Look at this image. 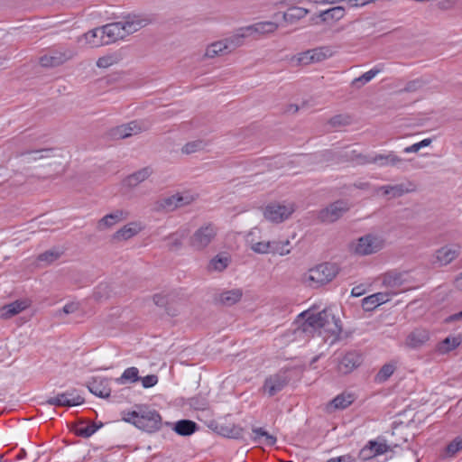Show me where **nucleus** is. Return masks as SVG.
Returning <instances> with one entry per match:
<instances>
[{
	"mask_svg": "<svg viewBox=\"0 0 462 462\" xmlns=\"http://www.w3.org/2000/svg\"><path fill=\"white\" fill-rule=\"evenodd\" d=\"M151 23L147 17L129 15L125 21L106 24L101 29L105 45L123 40L126 36L139 31Z\"/></svg>",
	"mask_w": 462,
	"mask_h": 462,
	"instance_id": "f257e3e1",
	"label": "nucleus"
},
{
	"mask_svg": "<svg viewBox=\"0 0 462 462\" xmlns=\"http://www.w3.org/2000/svg\"><path fill=\"white\" fill-rule=\"evenodd\" d=\"M310 328L314 330L319 329V333L323 330L326 333L335 336L337 338L342 330L340 320L328 310L308 316L302 324V330L307 332L310 331Z\"/></svg>",
	"mask_w": 462,
	"mask_h": 462,
	"instance_id": "f03ea898",
	"label": "nucleus"
},
{
	"mask_svg": "<svg viewBox=\"0 0 462 462\" xmlns=\"http://www.w3.org/2000/svg\"><path fill=\"white\" fill-rule=\"evenodd\" d=\"M123 420L150 433L159 430L162 426L160 414L155 410L147 408H140L138 411H129L124 415Z\"/></svg>",
	"mask_w": 462,
	"mask_h": 462,
	"instance_id": "7ed1b4c3",
	"label": "nucleus"
},
{
	"mask_svg": "<svg viewBox=\"0 0 462 462\" xmlns=\"http://www.w3.org/2000/svg\"><path fill=\"white\" fill-rule=\"evenodd\" d=\"M336 263H324L310 268L302 275V282L311 288H319L330 282L338 273Z\"/></svg>",
	"mask_w": 462,
	"mask_h": 462,
	"instance_id": "20e7f679",
	"label": "nucleus"
},
{
	"mask_svg": "<svg viewBox=\"0 0 462 462\" xmlns=\"http://www.w3.org/2000/svg\"><path fill=\"white\" fill-rule=\"evenodd\" d=\"M217 234L216 224L205 223L190 236L189 245L195 251H203L216 240Z\"/></svg>",
	"mask_w": 462,
	"mask_h": 462,
	"instance_id": "39448f33",
	"label": "nucleus"
},
{
	"mask_svg": "<svg viewBox=\"0 0 462 462\" xmlns=\"http://www.w3.org/2000/svg\"><path fill=\"white\" fill-rule=\"evenodd\" d=\"M385 246V239L379 234H366L357 239L354 251L359 255H369L381 251Z\"/></svg>",
	"mask_w": 462,
	"mask_h": 462,
	"instance_id": "423d86ee",
	"label": "nucleus"
},
{
	"mask_svg": "<svg viewBox=\"0 0 462 462\" xmlns=\"http://www.w3.org/2000/svg\"><path fill=\"white\" fill-rule=\"evenodd\" d=\"M334 51L331 47L321 46L300 52L292 57L291 60L294 61L296 65H310L311 63L321 62L332 57Z\"/></svg>",
	"mask_w": 462,
	"mask_h": 462,
	"instance_id": "0eeeda50",
	"label": "nucleus"
},
{
	"mask_svg": "<svg viewBox=\"0 0 462 462\" xmlns=\"http://www.w3.org/2000/svg\"><path fill=\"white\" fill-rule=\"evenodd\" d=\"M383 284L391 289L390 294L395 295L397 290H407L411 287V277L407 272L391 271L383 274Z\"/></svg>",
	"mask_w": 462,
	"mask_h": 462,
	"instance_id": "6e6552de",
	"label": "nucleus"
},
{
	"mask_svg": "<svg viewBox=\"0 0 462 462\" xmlns=\"http://www.w3.org/2000/svg\"><path fill=\"white\" fill-rule=\"evenodd\" d=\"M73 50L60 47L59 49L51 50L48 53L40 58V63L42 67L53 68L58 67L71 60L75 56Z\"/></svg>",
	"mask_w": 462,
	"mask_h": 462,
	"instance_id": "1a4fd4ad",
	"label": "nucleus"
},
{
	"mask_svg": "<svg viewBox=\"0 0 462 462\" xmlns=\"http://www.w3.org/2000/svg\"><path fill=\"white\" fill-rule=\"evenodd\" d=\"M295 208L291 203L280 204V203H270L264 210V217L273 223H281L291 217L294 212Z\"/></svg>",
	"mask_w": 462,
	"mask_h": 462,
	"instance_id": "9d476101",
	"label": "nucleus"
},
{
	"mask_svg": "<svg viewBox=\"0 0 462 462\" xmlns=\"http://www.w3.org/2000/svg\"><path fill=\"white\" fill-rule=\"evenodd\" d=\"M148 129L149 125L147 123L134 120L115 127L111 131V135L116 139H125Z\"/></svg>",
	"mask_w": 462,
	"mask_h": 462,
	"instance_id": "9b49d317",
	"label": "nucleus"
},
{
	"mask_svg": "<svg viewBox=\"0 0 462 462\" xmlns=\"http://www.w3.org/2000/svg\"><path fill=\"white\" fill-rule=\"evenodd\" d=\"M417 185L411 180H406L394 185L380 186L376 189V192L387 197L389 199L400 198L405 194L415 192Z\"/></svg>",
	"mask_w": 462,
	"mask_h": 462,
	"instance_id": "f8f14e48",
	"label": "nucleus"
},
{
	"mask_svg": "<svg viewBox=\"0 0 462 462\" xmlns=\"http://www.w3.org/2000/svg\"><path fill=\"white\" fill-rule=\"evenodd\" d=\"M349 210V205L346 201L337 200L331 203L326 208L319 213V219L325 223H333L338 220L346 212Z\"/></svg>",
	"mask_w": 462,
	"mask_h": 462,
	"instance_id": "ddd939ff",
	"label": "nucleus"
},
{
	"mask_svg": "<svg viewBox=\"0 0 462 462\" xmlns=\"http://www.w3.org/2000/svg\"><path fill=\"white\" fill-rule=\"evenodd\" d=\"M458 255L459 247L457 245H444L434 253L432 263L438 267H443L457 259Z\"/></svg>",
	"mask_w": 462,
	"mask_h": 462,
	"instance_id": "4468645a",
	"label": "nucleus"
},
{
	"mask_svg": "<svg viewBox=\"0 0 462 462\" xmlns=\"http://www.w3.org/2000/svg\"><path fill=\"white\" fill-rule=\"evenodd\" d=\"M37 150H28L18 152L11 162V166L16 171H25L32 168V164H38Z\"/></svg>",
	"mask_w": 462,
	"mask_h": 462,
	"instance_id": "2eb2a0df",
	"label": "nucleus"
},
{
	"mask_svg": "<svg viewBox=\"0 0 462 462\" xmlns=\"http://www.w3.org/2000/svg\"><path fill=\"white\" fill-rule=\"evenodd\" d=\"M289 381L286 373H278L265 379L263 389L269 396H273L281 392L289 383Z\"/></svg>",
	"mask_w": 462,
	"mask_h": 462,
	"instance_id": "dca6fc26",
	"label": "nucleus"
},
{
	"mask_svg": "<svg viewBox=\"0 0 462 462\" xmlns=\"http://www.w3.org/2000/svg\"><path fill=\"white\" fill-rule=\"evenodd\" d=\"M84 398L76 394V390L59 393L56 397L49 398L46 403L54 406H77L84 402Z\"/></svg>",
	"mask_w": 462,
	"mask_h": 462,
	"instance_id": "f3484780",
	"label": "nucleus"
},
{
	"mask_svg": "<svg viewBox=\"0 0 462 462\" xmlns=\"http://www.w3.org/2000/svg\"><path fill=\"white\" fill-rule=\"evenodd\" d=\"M129 213L127 211L116 209L114 212L107 214L100 218L97 224V229L99 231H104L106 229L111 228L116 223L127 219Z\"/></svg>",
	"mask_w": 462,
	"mask_h": 462,
	"instance_id": "a211bd4d",
	"label": "nucleus"
},
{
	"mask_svg": "<svg viewBox=\"0 0 462 462\" xmlns=\"http://www.w3.org/2000/svg\"><path fill=\"white\" fill-rule=\"evenodd\" d=\"M373 164H376L379 167H394L401 168L405 162V160L398 156L394 152H389L388 153L383 154L378 153L373 156Z\"/></svg>",
	"mask_w": 462,
	"mask_h": 462,
	"instance_id": "6ab92c4d",
	"label": "nucleus"
},
{
	"mask_svg": "<svg viewBox=\"0 0 462 462\" xmlns=\"http://www.w3.org/2000/svg\"><path fill=\"white\" fill-rule=\"evenodd\" d=\"M152 173L153 170L152 167H143L125 177L123 180V184L128 189H133L136 188L139 184L146 180L150 176L152 175Z\"/></svg>",
	"mask_w": 462,
	"mask_h": 462,
	"instance_id": "aec40b11",
	"label": "nucleus"
},
{
	"mask_svg": "<svg viewBox=\"0 0 462 462\" xmlns=\"http://www.w3.org/2000/svg\"><path fill=\"white\" fill-rule=\"evenodd\" d=\"M362 363L361 356L356 352L346 353L338 364V372L343 374L351 373Z\"/></svg>",
	"mask_w": 462,
	"mask_h": 462,
	"instance_id": "412c9836",
	"label": "nucleus"
},
{
	"mask_svg": "<svg viewBox=\"0 0 462 462\" xmlns=\"http://www.w3.org/2000/svg\"><path fill=\"white\" fill-rule=\"evenodd\" d=\"M59 149L55 148H46V149H39L37 150V159L39 166H46L52 165L55 163H60L59 160L61 157Z\"/></svg>",
	"mask_w": 462,
	"mask_h": 462,
	"instance_id": "4be33fe9",
	"label": "nucleus"
},
{
	"mask_svg": "<svg viewBox=\"0 0 462 462\" xmlns=\"http://www.w3.org/2000/svg\"><path fill=\"white\" fill-rule=\"evenodd\" d=\"M242 296V289H232L216 295L214 300L217 304L230 307L240 301Z\"/></svg>",
	"mask_w": 462,
	"mask_h": 462,
	"instance_id": "5701e85b",
	"label": "nucleus"
},
{
	"mask_svg": "<svg viewBox=\"0 0 462 462\" xmlns=\"http://www.w3.org/2000/svg\"><path fill=\"white\" fill-rule=\"evenodd\" d=\"M29 306L30 302L28 300H15L6 304L0 309V318L8 319L26 310Z\"/></svg>",
	"mask_w": 462,
	"mask_h": 462,
	"instance_id": "b1692460",
	"label": "nucleus"
},
{
	"mask_svg": "<svg viewBox=\"0 0 462 462\" xmlns=\"http://www.w3.org/2000/svg\"><path fill=\"white\" fill-rule=\"evenodd\" d=\"M88 388L90 393L100 398H107L111 393L109 381L106 378H94L88 385Z\"/></svg>",
	"mask_w": 462,
	"mask_h": 462,
	"instance_id": "393cba45",
	"label": "nucleus"
},
{
	"mask_svg": "<svg viewBox=\"0 0 462 462\" xmlns=\"http://www.w3.org/2000/svg\"><path fill=\"white\" fill-rule=\"evenodd\" d=\"M390 292H377L362 300V307L365 311L373 310L377 306L389 301Z\"/></svg>",
	"mask_w": 462,
	"mask_h": 462,
	"instance_id": "a878e982",
	"label": "nucleus"
},
{
	"mask_svg": "<svg viewBox=\"0 0 462 462\" xmlns=\"http://www.w3.org/2000/svg\"><path fill=\"white\" fill-rule=\"evenodd\" d=\"M142 226L137 222H132L125 225L122 228L117 230L113 235V239L116 241H125L133 236H136L139 232H141Z\"/></svg>",
	"mask_w": 462,
	"mask_h": 462,
	"instance_id": "bb28decb",
	"label": "nucleus"
},
{
	"mask_svg": "<svg viewBox=\"0 0 462 462\" xmlns=\"http://www.w3.org/2000/svg\"><path fill=\"white\" fill-rule=\"evenodd\" d=\"M429 338L430 335L427 330L415 329L408 335L405 345L410 348H419L423 346Z\"/></svg>",
	"mask_w": 462,
	"mask_h": 462,
	"instance_id": "cd10ccee",
	"label": "nucleus"
},
{
	"mask_svg": "<svg viewBox=\"0 0 462 462\" xmlns=\"http://www.w3.org/2000/svg\"><path fill=\"white\" fill-rule=\"evenodd\" d=\"M82 40H84L86 44L89 45L90 47H98L105 45L100 28H95L93 30L88 31V32L80 36L78 41L81 42Z\"/></svg>",
	"mask_w": 462,
	"mask_h": 462,
	"instance_id": "c85d7f7f",
	"label": "nucleus"
},
{
	"mask_svg": "<svg viewBox=\"0 0 462 462\" xmlns=\"http://www.w3.org/2000/svg\"><path fill=\"white\" fill-rule=\"evenodd\" d=\"M309 14V10L303 7L292 6L283 13L282 19L288 23H295Z\"/></svg>",
	"mask_w": 462,
	"mask_h": 462,
	"instance_id": "c756f323",
	"label": "nucleus"
},
{
	"mask_svg": "<svg viewBox=\"0 0 462 462\" xmlns=\"http://www.w3.org/2000/svg\"><path fill=\"white\" fill-rule=\"evenodd\" d=\"M354 402V397L351 394H339L335 397L328 405V411H333L338 409H346Z\"/></svg>",
	"mask_w": 462,
	"mask_h": 462,
	"instance_id": "7c9ffc66",
	"label": "nucleus"
},
{
	"mask_svg": "<svg viewBox=\"0 0 462 462\" xmlns=\"http://www.w3.org/2000/svg\"><path fill=\"white\" fill-rule=\"evenodd\" d=\"M381 72V69L374 68L358 78L354 79L350 86L355 89H360L365 84L369 83L374 78H375Z\"/></svg>",
	"mask_w": 462,
	"mask_h": 462,
	"instance_id": "2f4dec72",
	"label": "nucleus"
},
{
	"mask_svg": "<svg viewBox=\"0 0 462 462\" xmlns=\"http://www.w3.org/2000/svg\"><path fill=\"white\" fill-rule=\"evenodd\" d=\"M215 430L222 436L232 439H242L243 429L236 425H217Z\"/></svg>",
	"mask_w": 462,
	"mask_h": 462,
	"instance_id": "473e14b6",
	"label": "nucleus"
},
{
	"mask_svg": "<svg viewBox=\"0 0 462 462\" xmlns=\"http://www.w3.org/2000/svg\"><path fill=\"white\" fill-rule=\"evenodd\" d=\"M279 25L273 22H260L247 26L245 30L261 34L272 33L278 29Z\"/></svg>",
	"mask_w": 462,
	"mask_h": 462,
	"instance_id": "72a5a7b5",
	"label": "nucleus"
},
{
	"mask_svg": "<svg viewBox=\"0 0 462 462\" xmlns=\"http://www.w3.org/2000/svg\"><path fill=\"white\" fill-rule=\"evenodd\" d=\"M226 47V46H224L222 40L214 42L207 46L203 58L213 59L217 56L226 54L227 53Z\"/></svg>",
	"mask_w": 462,
	"mask_h": 462,
	"instance_id": "f704fd0d",
	"label": "nucleus"
},
{
	"mask_svg": "<svg viewBox=\"0 0 462 462\" xmlns=\"http://www.w3.org/2000/svg\"><path fill=\"white\" fill-rule=\"evenodd\" d=\"M174 430L181 436H189L197 430V424L189 420H181L175 423Z\"/></svg>",
	"mask_w": 462,
	"mask_h": 462,
	"instance_id": "c9c22d12",
	"label": "nucleus"
},
{
	"mask_svg": "<svg viewBox=\"0 0 462 462\" xmlns=\"http://www.w3.org/2000/svg\"><path fill=\"white\" fill-rule=\"evenodd\" d=\"M245 38V33H236L230 37L222 40L226 51L227 53L234 51L236 49L241 47L244 44V39Z\"/></svg>",
	"mask_w": 462,
	"mask_h": 462,
	"instance_id": "e433bc0d",
	"label": "nucleus"
},
{
	"mask_svg": "<svg viewBox=\"0 0 462 462\" xmlns=\"http://www.w3.org/2000/svg\"><path fill=\"white\" fill-rule=\"evenodd\" d=\"M177 209L176 201L174 195L158 199L154 203V210L155 211H166L171 212Z\"/></svg>",
	"mask_w": 462,
	"mask_h": 462,
	"instance_id": "4c0bfd02",
	"label": "nucleus"
},
{
	"mask_svg": "<svg viewBox=\"0 0 462 462\" xmlns=\"http://www.w3.org/2000/svg\"><path fill=\"white\" fill-rule=\"evenodd\" d=\"M253 232L248 235L247 241L250 243V248L257 254H268L272 253V241H262L254 242V239H250Z\"/></svg>",
	"mask_w": 462,
	"mask_h": 462,
	"instance_id": "58836bf2",
	"label": "nucleus"
},
{
	"mask_svg": "<svg viewBox=\"0 0 462 462\" xmlns=\"http://www.w3.org/2000/svg\"><path fill=\"white\" fill-rule=\"evenodd\" d=\"M111 294V287L107 282L99 283L94 290L92 297L97 301L101 302L107 300Z\"/></svg>",
	"mask_w": 462,
	"mask_h": 462,
	"instance_id": "ea45409f",
	"label": "nucleus"
},
{
	"mask_svg": "<svg viewBox=\"0 0 462 462\" xmlns=\"http://www.w3.org/2000/svg\"><path fill=\"white\" fill-rule=\"evenodd\" d=\"M345 14V10L341 6H336L330 9H328L326 11L320 12L319 17L324 22H329L333 20H339L341 19Z\"/></svg>",
	"mask_w": 462,
	"mask_h": 462,
	"instance_id": "a19ab883",
	"label": "nucleus"
},
{
	"mask_svg": "<svg viewBox=\"0 0 462 462\" xmlns=\"http://www.w3.org/2000/svg\"><path fill=\"white\" fill-rule=\"evenodd\" d=\"M139 371L136 367H129L124 371L122 375L116 379L118 383H136L140 381Z\"/></svg>",
	"mask_w": 462,
	"mask_h": 462,
	"instance_id": "79ce46f5",
	"label": "nucleus"
},
{
	"mask_svg": "<svg viewBox=\"0 0 462 462\" xmlns=\"http://www.w3.org/2000/svg\"><path fill=\"white\" fill-rule=\"evenodd\" d=\"M396 365L393 363L383 365L375 375V381L378 383L385 382L394 373Z\"/></svg>",
	"mask_w": 462,
	"mask_h": 462,
	"instance_id": "37998d69",
	"label": "nucleus"
},
{
	"mask_svg": "<svg viewBox=\"0 0 462 462\" xmlns=\"http://www.w3.org/2000/svg\"><path fill=\"white\" fill-rule=\"evenodd\" d=\"M101 426L102 424H100V427ZM98 429L99 426L96 425L95 423L85 424L81 422L76 427L75 432L79 436L88 438L93 435Z\"/></svg>",
	"mask_w": 462,
	"mask_h": 462,
	"instance_id": "c03bdc74",
	"label": "nucleus"
},
{
	"mask_svg": "<svg viewBox=\"0 0 462 462\" xmlns=\"http://www.w3.org/2000/svg\"><path fill=\"white\" fill-rule=\"evenodd\" d=\"M426 85V81L422 79H416L406 83L405 87L398 91V93H414L420 90Z\"/></svg>",
	"mask_w": 462,
	"mask_h": 462,
	"instance_id": "a18cd8bd",
	"label": "nucleus"
},
{
	"mask_svg": "<svg viewBox=\"0 0 462 462\" xmlns=\"http://www.w3.org/2000/svg\"><path fill=\"white\" fill-rule=\"evenodd\" d=\"M206 143L202 140H196L187 143L182 148L181 152L184 154H191L199 151L204 150Z\"/></svg>",
	"mask_w": 462,
	"mask_h": 462,
	"instance_id": "49530a36",
	"label": "nucleus"
},
{
	"mask_svg": "<svg viewBox=\"0 0 462 462\" xmlns=\"http://www.w3.org/2000/svg\"><path fill=\"white\" fill-rule=\"evenodd\" d=\"M461 343L460 337H447L445 338L439 346V351L442 353L448 352L457 346H458Z\"/></svg>",
	"mask_w": 462,
	"mask_h": 462,
	"instance_id": "de8ad7c7",
	"label": "nucleus"
},
{
	"mask_svg": "<svg viewBox=\"0 0 462 462\" xmlns=\"http://www.w3.org/2000/svg\"><path fill=\"white\" fill-rule=\"evenodd\" d=\"M290 245L289 240L286 241H272V253L278 254L280 255H285L290 253V249L287 248Z\"/></svg>",
	"mask_w": 462,
	"mask_h": 462,
	"instance_id": "09e8293b",
	"label": "nucleus"
},
{
	"mask_svg": "<svg viewBox=\"0 0 462 462\" xmlns=\"http://www.w3.org/2000/svg\"><path fill=\"white\" fill-rule=\"evenodd\" d=\"M118 60H119V59H118L117 55L109 54V55L103 56V57L99 58L97 61V66L98 68L106 69L114 64H116L118 62Z\"/></svg>",
	"mask_w": 462,
	"mask_h": 462,
	"instance_id": "8fccbe9b",
	"label": "nucleus"
},
{
	"mask_svg": "<svg viewBox=\"0 0 462 462\" xmlns=\"http://www.w3.org/2000/svg\"><path fill=\"white\" fill-rule=\"evenodd\" d=\"M376 446L375 440H370L359 452V458L362 460H369L376 457V453L372 452V447Z\"/></svg>",
	"mask_w": 462,
	"mask_h": 462,
	"instance_id": "3c124183",
	"label": "nucleus"
},
{
	"mask_svg": "<svg viewBox=\"0 0 462 462\" xmlns=\"http://www.w3.org/2000/svg\"><path fill=\"white\" fill-rule=\"evenodd\" d=\"M174 197H175L177 208L189 205L195 199L194 197L188 192L177 193V194H174Z\"/></svg>",
	"mask_w": 462,
	"mask_h": 462,
	"instance_id": "603ef678",
	"label": "nucleus"
},
{
	"mask_svg": "<svg viewBox=\"0 0 462 462\" xmlns=\"http://www.w3.org/2000/svg\"><path fill=\"white\" fill-rule=\"evenodd\" d=\"M328 123L333 127L345 126L351 123V117L348 115H337L331 117Z\"/></svg>",
	"mask_w": 462,
	"mask_h": 462,
	"instance_id": "864d4df0",
	"label": "nucleus"
},
{
	"mask_svg": "<svg viewBox=\"0 0 462 462\" xmlns=\"http://www.w3.org/2000/svg\"><path fill=\"white\" fill-rule=\"evenodd\" d=\"M228 260L226 257H215L210 261L209 268L215 271H223L226 268Z\"/></svg>",
	"mask_w": 462,
	"mask_h": 462,
	"instance_id": "5fc2aeb1",
	"label": "nucleus"
},
{
	"mask_svg": "<svg viewBox=\"0 0 462 462\" xmlns=\"http://www.w3.org/2000/svg\"><path fill=\"white\" fill-rule=\"evenodd\" d=\"M189 404L195 410L204 411L208 408V402L202 397H193L189 399Z\"/></svg>",
	"mask_w": 462,
	"mask_h": 462,
	"instance_id": "6e6d98bb",
	"label": "nucleus"
},
{
	"mask_svg": "<svg viewBox=\"0 0 462 462\" xmlns=\"http://www.w3.org/2000/svg\"><path fill=\"white\" fill-rule=\"evenodd\" d=\"M60 253L57 251L50 250L41 254L38 260L41 262L52 263L60 257Z\"/></svg>",
	"mask_w": 462,
	"mask_h": 462,
	"instance_id": "4d7b16f0",
	"label": "nucleus"
},
{
	"mask_svg": "<svg viewBox=\"0 0 462 462\" xmlns=\"http://www.w3.org/2000/svg\"><path fill=\"white\" fill-rule=\"evenodd\" d=\"M460 450H462V439L458 438L451 441L447 447V453L450 456H454Z\"/></svg>",
	"mask_w": 462,
	"mask_h": 462,
	"instance_id": "13d9d810",
	"label": "nucleus"
},
{
	"mask_svg": "<svg viewBox=\"0 0 462 462\" xmlns=\"http://www.w3.org/2000/svg\"><path fill=\"white\" fill-rule=\"evenodd\" d=\"M184 237V235L180 236V237L176 236L175 235H171L169 236V239L171 240L169 244V249L171 251L179 250L182 246V238Z\"/></svg>",
	"mask_w": 462,
	"mask_h": 462,
	"instance_id": "bf43d9fd",
	"label": "nucleus"
},
{
	"mask_svg": "<svg viewBox=\"0 0 462 462\" xmlns=\"http://www.w3.org/2000/svg\"><path fill=\"white\" fill-rule=\"evenodd\" d=\"M373 156L374 155H367L363 153L356 154V157H353V162H356L359 165H365V164H373Z\"/></svg>",
	"mask_w": 462,
	"mask_h": 462,
	"instance_id": "052dcab7",
	"label": "nucleus"
},
{
	"mask_svg": "<svg viewBox=\"0 0 462 462\" xmlns=\"http://www.w3.org/2000/svg\"><path fill=\"white\" fill-rule=\"evenodd\" d=\"M140 381L142 382L143 388H150L158 383V376L155 374H149L144 377H141Z\"/></svg>",
	"mask_w": 462,
	"mask_h": 462,
	"instance_id": "680f3d73",
	"label": "nucleus"
},
{
	"mask_svg": "<svg viewBox=\"0 0 462 462\" xmlns=\"http://www.w3.org/2000/svg\"><path fill=\"white\" fill-rule=\"evenodd\" d=\"M78 310H79V304L76 302H70V303L66 304L62 308V310L57 313V316L60 318L62 316V314H65V315L71 314V313H74L75 311H77Z\"/></svg>",
	"mask_w": 462,
	"mask_h": 462,
	"instance_id": "e2e57ef3",
	"label": "nucleus"
},
{
	"mask_svg": "<svg viewBox=\"0 0 462 462\" xmlns=\"http://www.w3.org/2000/svg\"><path fill=\"white\" fill-rule=\"evenodd\" d=\"M152 300L155 305L159 307H167L170 304V299L168 296L162 294H155L152 297Z\"/></svg>",
	"mask_w": 462,
	"mask_h": 462,
	"instance_id": "0e129e2a",
	"label": "nucleus"
},
{
	"mask_svg": "<svg viewBox=\"0 0 462 462\" xmlns=\"http://www.w3.org/2000/svg\"><path fill=\"white\" fill-rule=\"evenodd\" d=\"M252 430L254 434L253 440L258 444L260 441H262L263 437H264L265 433L267 432L263 428H253Z\"/></svg>",
	"mask_w": 462,
	"mask_h": 462,
	"instance_id": "69168bd1",
	"label": "nucleus"
},
{
	"mask_svg": "<svg viewBox=\"0 0 462 462\" xmlns=\"http://www.w3.org/2000/svg\"><path fill=\"white\" fill-rule=\"evenodd\" d=\"M276 443V438L268 432L265 433L264 437H263L262 441L259 442V444H263L268 447H273Z\"/></svg>",
	"mask_w": 462,
	"mask_h": 462,
	"instance_id": "338daca9",
	"label": "nucleus"
},
{
	"mask_svg": "<svg viewBox=\"0 0 462 462\" xmlns=\"http://www.w3.org/2000/svg\"><path fill=\"white\" fill-rule=\"evenodd\" d=\"M388 448H389L385 443L376 441V446L372 447L371 449H372L373 453L374 452V453H376V455H382V454L387 452Z\"/></svg>",
	"mask_w": 462,
	"mask_h": 462,
	"instance_id": "774afa93",
	"label": "nucleus"
}]
</instances>
